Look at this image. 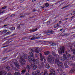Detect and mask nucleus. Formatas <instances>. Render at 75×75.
Listing matches in <instances>:
<instances>
[{
	"label": "nucleus",
	"instance_id": "49",
	"mask_svg": "<svg viewBox=\"0 0 75 75\" xmlns=\"http://www.w3.org/2000/svg\"><path fill=\"white\" fill-rule=\"evenodd\" d=\"M8 75H12V74H11V73L10 72L8 73Z\"/></svg>",
	"mask_w": 75,
	"mask_h": 75
},
{
	"label": "nucleus",
	"instance_id": "27",
	"mask_svg": "<svg viewBox=\"0 0 75 75\" xmlns=\"http://www.w3.org/2000/svg\"><path fill=\"white\" fill-rule=\"evenodd\" d=\"M73 60H75V56L73 55L71 57Z\"/></svg>",
	"mask_w": 75,
	"mask_h": 75
},
{
	"label": "nucleus",
	"instance_id": "61",
	"mask_svg": "<svg viewBox=\"0 0 75 75\" xmlns=\"http://www.w3.org/2000/svg\"><path fill=\"white\" fill-rule=\"evenodd\" d=\"M57 72H59V69H57Z\"/></svg>",
	"mask_w": 75,
	"mask_h": 75
},
{
	"label": "nucleus",
	"instance_id": "31",
	"mask_svg": "<svg viewBox=\"0 0 75 75\" xmlns=\"http://www.w3.org/2000/svg\"><path fill=\"white\" fill-rule=\"evenodd\" d=\"M57 44H56L55 43H54V42H53L52 43V44L51 45H52V46H54V45H56Z\"/></svg>",
	"mask_w": 75,
	"mask_h": 75
},
{
	"label": "nucleus",
	"instance_id": "42",
	"mask_svg": "<svg viewBox=\"0 0 75 75\" xmlns=\"http://www.w3.org/2000/svg\"><path fill=\"white\" fill-rule=\"evenodd\" d=\"M66 75V74H65V73L64 72H62V73L61 75Z\"/></svg>",
	"mask_w": 75,
	"mask_h": 75
},
{
	"label": "nucleus",
	"instance_id": "19",
	"mask_svg": "<svg viewBox=\"0 0 75 75\" xmlns=\"http://www.w3.org/2000/svg\"><path fill=\"white\" fill-rule=\"evenodd\" d=\"M23 57L25 59H27V55L23 54Z\"/></svg>",
	"mask_w": 75,
	"mask_h": 75
},
{
	"label": "nucleus",
	"instance_id": "2",
	"mask_svg": "<svg viewBox=\"0 0 75 75\" xmlns=\"http://www.w3.org/2000/svg\"><path fill=\"white\" fill-rule=\"evenodd\" d=\"M51 73L50 74H49L47 73V70H45L44 71V75H55V71L53 69H51L50 71Z\"/></svg>",
	"mask_w": 75,
	"mask_h": 75
},
{
	"label": "nucleus",
	"instance_id": "13",
	"mask_svg": "<svg viewBox=\"0 0 75 75\" xmlns=\"http://www.w3.org/2000/svg\"><path fill=\"white\" fill-rule=\"evenodd\" d=\"M40 70H36L35 71V75H40Z\"/></svg>",
	"mask_w": 75,
	"mask_h": 75
},
{
	"label": "nucleus",
	"instance_id": "8",
	"mask_svg": "<svg viewBox=\"0 0 75 75\" xmlns=\"http://www.w3.org/2000/svg\"><path fill=\"white\" fill-rule=\"evenodd\" d=\"M30 65L31 67H33V69L34 70H35V69H36L37 68V67L35 65V64H34L33 63L31 62L30 64Z\"/></svg>",
	"mask_w": 75,
	"mask_h": 75
},
{
	"label": "nucleus",
	"instance_id": "14",
	"mask_svg": "<svg viewBox=\"0 0 75 75\" xmlns=\"http://www.w3.org/2000/svg\"><path fill=\"white\" fill-rule=\"evenodd\" d=\"M29 54L30 56H28V57H29V56H30V57H33V58H34V54H33V53H32V52H29Z\"/></svg>",
	"mask_w": 75,
	"mask_h": 75
},
{
	"label": "nucleus",
	"instance_id": "32",
	"mask_svg": "<svg viewBox=\"0 0 75 75\" xmlns=\"http://www.w3.org/2000/svg\"><path fill=\"white\" fill-rule=\"evenodd\" d=\"M67 57L68 58H71V55L70 54H68L67 55Z\"/></svg>",
	"mask_w": 75,
	"mask_h": 75
},
{
	"label": "nucleus",
	"instance_id": "38",
	"mask_svg": "<svg viewBox=\"0 0 75 75\" xmlns=\"http://www.w3.org/2000/svg\"><path fill=\"white\" fill-rule=\"evenodd\" d=\"M27 38L26 37H24L23 38L22 40H25L26 39H27Z\"/></svg>",
	"mask_w": 75,
	"mask_h": 75
},
{
	"label": "nucleus",
	"instance_id": "22",
	"mask_svg": "<svg viewBox=\"0 0 75 75\" xmlns=\"http://www.w3.org/2000/svg\"><path fill=\"white\" fill-rule=\"evenodd\" d=\"M52 54L53 56H55V55H56V54L55 53V52L54 51H52Z\"/></svg>",
	"mask_w": 75,
	"mask_h": 75
},
{
	"label": "nucleus",
	"instance_id": "63",
	"mask_svg": "<svg viewBox=\"0 0 75 75\" xmlns=\"http://www.w3.org/2000/svg\"><path fill=\"white\" fill-rule=\"evenodd\" d=\"M30 51H32V52H34V51H33V50L31 49Z\"/></svg>",
	"mask_w": 75,
	"mask_h": 75
},
{
	"label": "nucleus",
	"instance_id": "15",
	"mask_svg": "<svg viewBox=\"0 0 75 75\" xmlns=\"http://www.w3.org/2000/svg\"><path fill=\"white\" fill-rule=\"evenodd\" d=\"M13 62H14L15 65H17V63H18V62H17V61L16 59H14L13 60Z\"/></svg>",
	"mask_w": 75,
	"mask_h": 75
},
{
	"label": "nucleus",
	"instance_id": "26",
	"mask_svg": "<svg viewBox=\"0 0 75 75\" xmlns=\"http://www.w3.org/2000/svg\"><path fill=\"white\" fill-rule=\"evenodd\" d=\"M41 66L42 68H43L44 66H45V65L44 64V62H41Z\"/></svg>",
	"mask_w": 75,
	"mask_h": 75
},
{
	"label": "nucleus",
	"instance_id": "62",
	"mask_svg": "<svg viewBox=\"0 0 75 75\" xmlns=\"http://www.w3.org/2000/svg\"><path fill=\"white\" fill-rule=\"evenodd\" d=\"M64 35L66 36L68 35V33H66V34H64Z\"/></svg>",
	"mask_w": 75,
	"mask_h": 75
},
{
	"label": "nucleus",
	"instance_id": "28",
	"mask_svg": "<svg viewBox=\"0 0 75 75\" xmlns=\"http://www.w3.org/2000/svg\"><path fill=\"white\" fill-rule=\"evenodd\" d=\"M8 6H4L2 8V10H3L4 9H6L7 7Z\"/></svg>",
	"mask_w": 75,
	"mask_h": 75
},
{
	"label": "nucleus",
	"instance_id": "25",
	"mask_svg": "<svg viewBox=\"0 0 75 75\" xmlns=\"http://www.w3.org/2000/svg\"><path fill=\"white\" fill-rule=\"evenodd\" d=\"M14 75H20V72H16Z\"/></svg>",
	"mask_w": 75,
	"mask_h": 75
},
{
	"label": "nucleus",
	"instance_id": "55",
	"mask_svg": "<svg viewBox=\"0 0 75 75\" xmlns=\"http://www.w3.org/2000/svg\"><path fill=\"white\" fill-rule=\"evenodd\" d=\"M62 69H59V71H61V72H62Z\"/></svg>",
	"mask_w": 75,
	"mask_h": 75
},
{
	"label": "nucleus",
	"instance_id": "40",
	"mask_svg": "<svg viewBox=\"0 0 75 75\" xmlns=\"http://www.w3.org/2000/svg\"><path fill=\"white\" fill-rule=\"evenodd\" d=\"M45 5L46 7H48V6H49V4L48 3H46L45 4Z\"/></svg>",
	"mask_w": 75,
	"mask_h": 75
},
{
	"label": "nucleus",
	"instance_id": "18",
	"mask_svg": "<svg viewBox=\"0 0 75 75\" xmlns=\"http://www.w3.org/2000/svg\"><path fill=\"white\" fill-rule=\"evenodd\" d=\"M68 64L69 65L71 66V65H73V63L72 61L69 62L68 63Z\"/></svg>",
	"mask_w": 75,
	"mask_h": 75
},
{
	"label": "nucleus",
	"instance_id": "41",
	"mask_svg": "<svg viewBox=\"0 0 75 75\" xmlns=\"http://www.w3.org/2000/svg\"><path fill=\"white\" fill-rule=\"evenodd\" d=\"M6 11V10H5L4 11H1V12L0 13V14H1V13H4Z\"/></svg>",
	"mask_w": 75,
	"mask_h": 75
},
{
	"label": "nucleus",
	"instance_id": "58",
	"mask_svg": "<svg viewBox=\"0 0 75 75\" xmlns=\"http://www.w3.org/2000/svg\"><path fill=\"white\" fill-rule=\"evenodd\" d=\"M59 24H61V23H62V22H61V21H59Z\"/></svg>",
	"mask_w": 75,
	"mask_h": 75
},
{
	"label": "nucleus",
	"instance_id": "46",
	"mask_svg": "<svg viewBox=\"0 0 75 75\" xmlns=\"http://www.w3.org/2000/svg\"><path fill=\"white\" fill-rule=\"evenodd\" d=\"M17 28L18 29H19V28H20V25L18 26Z\"/></svg>",
	"mask_w": 75,
	"mask_h": 75
},
{
	"label": "nucleus",
	"instance_id": "6",
	"mask_svg": "<svg viewBox=\"0 0 75 75\" xmlns=\"http://www.w3.org/2000/svg\"><path fill=\"white\" fill-rule=\"evenodd\" d=\"M38 34H37L36 35H32L29 36V38L31 40H34L35 39H38V38H40V37H36L35 38V37L36 35H38Z\"/></svg>",
	"mask_w": 75,
	"mask_h": 75
},
{
	"label": "nucleus",
	"instance_id": "52",
	"mask_svg": "<svg viewBox=\"0 0 75 75\" xmlns=\"http://www.w3.org/2000/svg\"><path fill=\"white\" fill-rule=\"evenodd\" d=\"M40 57H42V54L41 53H40Z\"/></svg>",
	"mask_w": 75,
	"mask_h": 75
},
{
	"label": "nucleus",
	"instance_id": "44",
	"mask_svg": "<svg viewBox=\"0 0 75 75\" xmlns=\"http://www.w3.org/2000/svg\"><path fill=\"white\" fill-rule=\"evenodd\" d=\"M75 11H74L73 13H71V15H74V14H75Z\"/></svg>",
	"mask_w": 75,
	"mask_h": 75
},
{
	"label": "nucleus",
	"instance_id": "48",
	"mask_svg": "<svg viewBox=\"0 0 75 75\" xmlns=\"http://www.w3.org/2000/svg\"><path fill=\"white\" fill-rule=\"evenodd\" d=\"M65 53H66V55H67H67L68 54V52H67V51H65Z\"/></svg>",
	"mask_w": 75,
	"mask_h": 75
},
{
	"label": "nucleus",
	"instance_id": "53",
	"mask_svg": "<svg viewBox=\"0 0 75 75\" xmlns=\"http://www.w3.org/2000/svg\"><path fill=\"white\" fill-rule=\"evenodd\" d=\"M7 59V57H5V58H4L3 59V61H4V60H5V59Z\"/></svg>",
	"mask_w": 75,
	"mask_h": 75
},
{
	"label": "nucleus",
	"instance_id": "12",
	"mask_svg": "<svg viewBox=\"0 0 75 75\" xmlns=\"http://www.w3.org/2000/svg\"><path fill=\"white\" fill-rule=\"evenodd\" d=\"M8 75L7 73L6 72V71H0V75Z\"/></svg>",
	"mask_w": 75,
	"mask_h": 75
},
{
	"label": "nucleus",
	"instance_id": "29",
	"mask_svg": "<svg viewBox=\"0 0 75 75\" xmlns=\"http://www.w3.org/2000/svg\"><path fill=\"white\" fill-rule=\"evenodd\" d=\"M16 16V14H13L10 15V17H14V16Z\"/></svg>",
	"mask_w": 75,
	"mask_h": 75
},
{
	"label": "nucleus",
	"instance_id": "23",
	"mask_svg": "<svg viewBox=\"0 0 75 75\" xmlns=\"http://www.w3.org/2000/svg\"><path fill=\"white\" fill-rule=\"evenodd\" d=\"M64 65L65 68H68V67H69L67 63H65Z\"/></svg>",
	"mask_w": 75,
	"mask_h": 75
},
{
	"label": "nucleus",
	"instance_id": "20",
	"mask_svg": "<svg viewBox=\"0 0 75 75\" xmlns=\"http://www.w3.org/2000/svg\"><path fill=\"white\" fill-rule=\"evenodd\" d=\"M35 51L37 53H38L39 52V50L38 48L35 49Z\"/></svg>",
	"mask_w": 75,
	"mask_h": 75
},
{
	"label": "nucleus",
	"instance_id": "4",
	"mask_svg": "<svg viewBox=\"0 0 75 75\" xmlns=\"http://www.w3.org/2000/svg\"><path fill=\"white\" fill-rule=\"evenodd\" d=\"M26 62L25 60L24 59H23V57H21L20 58V63L21 66H23L25 65V64Z\"/></svg>",
	"mask_w": 75,
	"mask_h": 75
},
{
	"label": "nucleus",
	"instance_id": "16",
	"mask_svg": "<svg viewBox=\"0 0 75 75\" xmlns=\"http://www.w3.org/2000/svg\"><path fill=\"white\" fill-rule=\"evenodd\" d=\"M45 67L47 69H49L50 68V65L48 64H46Z\"/></svg>",
	"mask_w": 75,
	"mask_h": 75
},
{
	"label": "nucleus",
	"instance_id": "30",
	"mask_svg": "<svg viewBox=\"0 0 75 75\" xmlns=\"http://www.w3.org/2000/svg\"><path fill=\"white\" fill-rule=\"evenodd\" d=\"M10 30H15V28L14 27H12L11 28Z\"/></svg>",
	"mask_w": 75,
	"mask_h": 75
},
{
	"label": "nucleus",
	"instance_id": "39",
	"mask_svg": "<svg viewBox=\"0 0 75 75\" xmlns=\"http://www.w3.org/2000/svg\"><path fill=\"white\" fill-rule=\"evenodd\" d=\"M30 32H31V33L33 32H34V29H32L31 30H30Z\"/></svg>",
	"mask_w": 75,
	"mask_h": 75
},
{
	"label": "nucleus",
	"instance_id": "35",
	"mask_svg": "<svg viewBox=\"0 0 75 75\" xmlns=\"http://www.w3.org/2000/svg\"><path fill=\"white\" fill-rule=\"evenodd\" d=\"M26 68L28 69V70H29L30 69V67L29 65H27Z\"/></svg>",
	"mask_w": 75,
	"mask_h": 75
},
{
	"label": "nucleus",
	"instance_id": "50",
	"mask_svg": "<svg viewBox=\"0 0 75 75\" xmlns=\"http://www.w3.org/2000/svg\"><path fill=\"white\" fill-rule=\"evenodd\" d=\"M40 60L42 61H43V59L42 58V57H40Z\"/></svg>",
	"mask_w": 75,
	"mask_h": 75
},
{
	"label": "nucleus",
	"instance_id": "24",
	"mask_svg": "<svg viewBox=\"0 0 75 75\" xmlns=\"http://www.w3.org/2000/svg\"><path fill=\"white\" fill-rule=\"evenodd\" d=\"M64 59H67V56H66V55L65 54H64L63 55Z\"/></svg>",
	"mask_w": 75,
	"mask_h": 75
},
{
	"label": "nucleus",
	"instance_id": "1",
	"mask_svg": "<svg viewBox=\"0 0 75 75\" xmlns=\"http://www.w3.org/2000/svg\"><path fill=\"white\" fill-rule=\"evenodd\" d=\"M59 57L57 58L55 61V62L56 64H57V65L58 67L60 68H62L64 67V64L61 62L59 61Z\"/></svg>",
	"mask_w": 75,
	"mask_h": 75
},
{
	"label": "nucleus",
	"instance_id": "47",
	"mask_svg": "<svg viewBox=\"0 0 75 75\" xmlns=\"http://www.w3.org/2000/svg\"><path fill=\"white\" fill-rule=\"evenodd\" d=\"M6 32H7V30H4V33H6Z\"/></svg>",
	"mask_w": 75,
	"mask_h": 75
},
{
	"label": "nucleus",
	"instance_id": "21",
	"mask_svg": "<svg viewBox=\"0 0 75 75\" xmlns=\"http://www.w3.org/2000/svg\"><path fill=\"white\" fill-rule=\"evenodd\" d=\"M15 65H16V67H17V68H18V69H20V66L18 65V63H17V64H15Z\"/></svg>",
	"mask_w": 75,
	"mask_h": 75
},
{
	"label": "nucleus",
	"instance_id": "45",
	"mask_svg": "<svg viewBox=\"0 0 75 75\" xmlns=\"http://www.w3.org/2000/svg\"><path fill=\"white\" fill-rule=\"evenodd\" d=\"M64 4V3H62L59 6H58V7H60L61 6H62V4Z\"/></svg>",
	"mask_w": 75,
	"mask_h": 75
},
{
	"label": "nucleus",
	"instance_id": "51",
	"mask_svg": "<svg viewBox=\"0 0 75 75\" xmlns=\"http://www.w3.org/2000/svg\"><path fill=\"white\" fill-rule=\"evenodd\" d=\"M54 28H57V24L55 25L54 26Z\"/></svg>",
	"mask_w": 75,
	"mask_h": 75
},
{
	"label": "nucleus",
	"instance_id": "7",
	"mask_svg": "<svg viewBox=\"0 0 75 75\" xmlns=\"http://www.w3.org/2000/svg\"><path fill=\"white\" fill-rule=\"evenodd\" d=\"M47 61L49 62H51L52 61V55H49L47 57Z\"/></svg>",
	"mask_w": 75,
	"mask_h": 75
},
{
	"label": "nucleus",
	"instance_id": "9",
	"mask_svg": "<svg viewBox=\"0 0 75 75\" xmlns=\"http://www.w3.org/2000/svg\"><path fill=\"white\" fill-rule=\"evenodd\" d=\"M69 47L70 49L73 52L74 54H75V48H73L72 49V45L71 44H70L69 45Z\"/></svg>",
	"mask_w": 75,
	"mask_h": 75
},
{
	"label": "nucleus",
	"instance_id": "59",
	"mask_svg": "<svg viewBox=\"0 0 75 75\" xmlns=\"http://www.w3.org/2000/svg\"><path fill=\"white\" fill-rule=\"evenodd\" d=\"M6 26H7V25H4V26L5 28H6Z\"/></svg>",
	"mask_w": 75,
	"mask_h": 75
},
{
	"label": "nucleus",
	"instance_id": "36",
	"mask_svg": "<svg viewBox=\"0 0 75 75\" xmlns=\"http://www.w3.org/2000/svg\"><path fill=\"white\" fill-rule=\"evenodd\" d=\"M59 58L61 60V61H64V60H66V59H61L60 57H59Z\"/></svg>",
	"mask_w": 75,
	"mask_h": 75
},
{
	"label": "nucleus",
	"instance_id": "3",
	"mask_svg": "<svg viewBox=\"0 0 75 75\" xmlns=\"http://www.w3.org/2000/svg\"><path fill=\"white\" fill-rule=\"evenodd\" d=\"M28 57V60L30 61H33L34 63H36L37 64H38L39 63V61L37 59L36 60L34 58H31V56H29Z\"/></svg>",
	"mask_w": 75,
	"mask_h": 75
},
{
	"label": "nucleus",
	"instance_id": "60",
	"mask_svg": "<svg viewBox=\"0 0 75 75\" xmlns=\"http://www.w3.org/2000/svg\"><path fill=\"white\" fill-rule=\"evenodd\" d=\"M34 30V31H37V30H38V29H37V28H36V29H35Z\"/></svg>",
	"mask_w": 75,
	"mask_h": 75
},
{
	"label": "nucleus",
	"instance_id": "10",
	"mask_svg": "<svg viewBox=\"0 0 75 75\" xmlns=\"http://www.w3.org/2000/svg\"><path fill=\"white\" fill-rule=\"evenodd\" d=\"M53 32V31H52L51 30H50L47 32H45V34H47V35H50L53 34V33H52V32Z\"/></svg>",
	"mask_w": 75,
	"mask_h": 75
},
{
	"label": "nucleus",
	"instance_id": "43",
	"mask_svg": "<svg viewBox=\"0 0 75 75\" xmlns=\"http://www.w3.org/2000/svg\"><path fill=\"white\" fill-rule=\"evenodd\" d=\"M24 17H25V16H20V17H21V18H24Z\"/></svg>",
	"mask_w": 75,
	"mask_h": 75
},
{
	"label": "nucleus",
	"instance_id": "56",
	"mask_svg": "<svg viewBox=\"0 0 75 75\" xmlns=\"http://www.w3.org/2000/svg\"><path fill=\"white\" fill-rule=\"evenodd\" d=\"M69 18H64V20H68V19Z\"/></svg>",
	"mask_w": 75,
	"mask_h": 75
},
{
	"label": "nucleus",
	"instance_id": "11",
	"mask_svg": "<svg viewBox=\"0 0 75 75\" xmlns=\"http://www.w3.org/2000/svg\"><path fill=\"white\" fill-rule=\"evenodd\" d=\"M71 74H74L75 73V68L74 67H72L69 71Z\"/></svg>",
	"mask_w": 75,
	"mask_h": 75
},
{
	"label": "nucleus",
	"instance_id": "54",
	"mask_svg": "<svg viewBox=\"0 0 75 75\" xmlns=\"http://www.w3.org/2000/svg\"><path fill=\"white\" fill-rule=\"evenodd\" d=\"M56 24L57 25V27H59V24Z\"/></svg>",
	"mask_w": 75,
	"mask_h": 75
},
{
	"label": "nucleus",
	"instance_id": "33",
	"mask_svg": "<svg viewBox=\"0 0 75 75\" xmlns=\"http://www.w3.org/2000/svg\"><path fill=\"white\" fill-rule=\"evenodd\" d=\"M25 72H26V69H25L22 70V71H21V72L24 74V73H25Z\"/></svg>",
	"mask_w": 75,
	"mask_h": 75
},
{
	"label": "nucleus",
	"instance_id": "34",
	"mask_svg": "<svg viewBox=\"0 0 75 75\" xmlns=\"http://www.w3.org/2000/svg\"><path fill=\"white\" fill-rule=\"evenodd\" d=\"M6 69H8L7 70L9 71L10 69V67L9 66H8L6 67Z\"/></svg>",
	"mask_w": 75,
	"mask_h": 75
},
{
	"label": "nucleus",
	"instance_id": "57",
	"mask_svg": "<svg viewBox=\"0 0 75 75\" xmlns=\"http://www.w3.org/2000/svg\"><path fill=\"white\" fill-rule=\"evenodd\" d=\"M10 33V32H8L6 33L7 34H9Z\"/></svg>",
	"mask_w": 75,
	"mask_h": 75
},
{
	"label": "nucleus",
	"instance_id": "64",
	"mask_svg": "<svg viewBox=\"0 0 75 75\" xmlns=\"http://www.w3.org/2000/svg\"><path fill=\"white\" fill-rule=\"evenodd\" d=\"M25 75H30V74H29L28 73H26Z\"/></svg>",
	"mask_w": 75,
	"mask_h": 75
},
{
	"label": "nucleus",
	"instance_id": "5",
	"mask_svg": "<svg viewBox=\"0 0 75 75\" xmlns=\"http://www.w3.org/2000/svg\"><path fill=\"white\" fill-rule=\"evenodd\" d=\"M59 49L60 50H58V52L59 53L60 55H62V53H64L65 52V47L64 46H61L59 48Z\"/></svg>",
	"mask_w": 75,
	"mask_h": 75
},
{
	"label": "nucleus",
	"instance_id": "37",
	"mask_svg": "<svg viewBox=\"0 0 75 75\" xmlns=\"http://www.w3.org/2000/svg\"><path fill=\"white\" fill-rule=\"evenodd\" d=\"M47 25H50V21H49L47 22Z\"/></svg>",
	"mask_w": 75,
	"mask_h": 75
},
{
	"label": "nucleus",
	"instance_id": "17",
	"mask_svg": "<svg viewBox=\"0 0 75 75\" xmlns=\"http://www.w3.org/2000/svg\"><path fill=\"white\" fill-rule=\"evenodd\" d=\"M44 54L45 55H47L50 54V51H47L44 52Z\"/></svg>",
	"mask_w": 75,
	"mask_h": 75
}]
</instances>
